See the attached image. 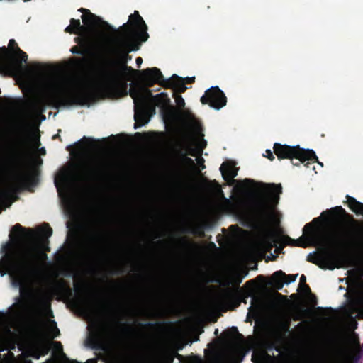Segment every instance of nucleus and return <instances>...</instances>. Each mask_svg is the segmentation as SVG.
<instances>
[{
    "label": "nucleus",
    "mask_w": 363,
    "mask_h": 363,
    "mask_svg": "<svg viewBox=\"0 0 363 363\" xmlns=\"http://www.w3.org/2000/svg\"><path fill=\"white\" fill-rule=\"evenodd\" d=\"M88 140V138H86V137H83V138H82L80 141H79L78 143H77L75 144V145H76V146H79V143H80L81 142H83V141H84V140Z\"/></svg>",
    "instance_id": "49"
},
{
    "label": "nucleus",
    "mask_w": 363,
    "mask_h": 363,
    "mask_svg": "<svg viewBox=\"0 0 363 363\" xmlns=\"http://www.w3.org/2000/svg\"><path fill=\"white\" fill-rule=\"evenodd\" d=\"M25 228L22 227L20 224H16L11 229L9 237L11 239H13V235H16L17 239H20L22 237V234Z\"/></svg>",
    "instance_id": "27"
},
{
    "label": "nucleus",
    "mask_w": 363,
    "mask_h": 363,
    "mask_svg": "<svg viewBox=\"0 0 363 363\" xmlns=\"http://www.w3.org/2000/svg\"><path fill=\"white\" fill-rule=\"evenodd\" d=\"M202 144L203 145L201 146V150H200V152L199 153H201L203 151V149L206 147V141L205 140H203Z\"/></svg>",
    "instance_id": "47"
},
{
    "label": "nucleus",
    "mask_w": 363,
    "mask_h": 363,
    "mask_svg": "<svg viewBox=\"0 0 363 363\" xmlns=\"http://www.w3.org/2000/svg\"><path fill=\"white\" fill-rule=\"evenodd\" d=\"M214 333H215V335H217L218 334V329H216Z\"/></svg>",
    "instance_id": "56"
},
{
    "label": "nucleus",
    "mask_w": 363,
    "mask_h": 363,
    "mask_svg": "<svg viewBox=\"0 0 363 363\" xmlns=\"http://www.w3.org/2000/svg\"><path fill=\"white\" fill-rule=\"evenodd\" d=\"M26 363H33V362H32V361H31V360H28V361H27V362H26Z\"/></svg>",
    "instance_id": "61"
},
{
    "label": "nucleus",
    "mask_w": 363,
    "mask_h": 363,
    "mask_svg": "<svg viewBox=\"0 0 363 363\" xmlns=\"http://www.w3.org/2000/svg\"><path fill=\"white\" fill-rule=\"evenodd\" d=\"M242 277L240 274H234L232 277V281L233 283L236 286H238L242 282Z\"/></svg>",
    "instance_id": "32"
},
{
    "label": "nucleus",
    "mask_w": 363,
    "mask_h": 363,
    "mask_svg": "<svg viewBox=\"0 0 363 363\" xmlns=\"http://www.w3.org/2000/svg\"><path fill=\"white\" fill-rule=\"evenodd\" d=\"M172 354H174V358L177 357L180 360L183 358V356L179 354L177 352L172 350Z\"/></svg>",
    "instance_id": "43"
},
{
    "label": "nucleus",
    "mask_w": 363,
    "mask_h": 363,
    "mask_svg": "<svg viewBox=\"0 0 363 363\" xmlns=\"http://www.w3.org/2000/svg\"><path fill=\"white\" fill-rule=\"evenodd\" d=\"M184 160L189 164H193L194 163V160L190 157H184Z\"/></svg>",
    "instance_id": "45"
},
{
    "label": "nucleus",
    "mask_w": 363,
    "mask_h": 363,
    "mask_svg": "<svg viewBox=\"0 0 363 363\" xmlns=\"http://www.w3.org/2000/svg\"><path fill=\"white\" fill-rule=\"evenodd\" d=\"M54 344L57 347L60 348V350L62 349V344L60 342H55Z\"/></svg>",
    "instance_id": "48"
},
{
    "label": "nucleus",
    "mask_w": 363,
    "mask_h": 363,
    "mask_svg": "<svg viewBox=\"0 0 363 363\" xmlns=\"http://www.w3.org/2000/svg\"><path fill=\"white\" fill-rule=\"evenodd\" d=\"M298 274L286 275L283 271H276L269 281L268 284L272 286L277 291L281 290L284 284H289L296 281Z\"/></svg>",
    "instance_id": "16"
},
{
    "label": "nucleus",
    "mask_w": 363,
    "mask_h": 363,
    "mask_svg": "<svg viewBox=\"0 0 363 363\" xmlns=\"http://www.w3.org/2000/svg\"><path fill=\"white\" fill-rule=\"evenodd\" d=\"M189 117H191V118H194V116L191 115V113H189Z\"/></svg>",
    "instance_id": "60"
},
{
    "label": "nucleus",
    "mask_w": 363,
    "mask_h": 363,
    "mask_svg": "<svg viewBox=\"0 0 363 363\" xmlns=\"http://www.w3.org/2000/svg\"><path fill=\"white\" fill-rule=\"evenodd\" d=\"M60 138V135H59L58 134L55 135L53 136V138Z\"/></svg>",
    "instance_id": "57"
},
{
    "label": "nucleus",
    "mask_w": 363,
    "mask_h": 363,
    "mask_svg": "<svg viewBox=\"0 0 363 363\" xmlns=\"http://www.w3.org/2000/svg\"><path fill=\"white\" fill-rule=\"evenodd\" d=\"M74 41L77 43V45H74L70 49L73 54L91 57L99 55L98 45L91 35L83 33L81 36L75 37Z\"/></svg>",
    "instance_id": "11"
},
{
    "label": "nucleus",
    "mask_w": 363,
    "mask_h": 363,
    "mask_svg": "<svg viewBox=\"0 0 363 363\" xmlns=\"http://www.w3.org/2000/svg\"><path fill=\"white\" fill-rule=\"evenodd\" d=\"M135 62H136L137 67H138V68H140V66H141V65H142V63H143V59H142V57H138L136 58V60H135Z\"/></svg>",
    "instance_id": "42"
},
{
    "label": "nucleus",
    "mask_w": 363,
    "mask_h": 363,
    "mask_svg": "<svg viewBox=\"0 0 363 363\" xmlns=\"http://www.w3.org/2000/svg\"><path fill=\"white\" fill-rule=\"evenodd\" d=\"M160 238V235L159 234H157L155 236V238Z\"/></svg>",
    "instance_id": "58"
},
{
    "label": "nucleus",
    "mask_w": 363,
    "mask_h": 363,
    "mask_svg": "<svg viewBox=\"0 0 363 363\" xmlns=\"http://www.w3.org/2000/svg\"><path fill=\"white\" fill-rule=\"evenodd\" d=\"M277 294L278 296H281V294H280L279 292H277Z\"/></svg>",
    "instance_id": "64"
},
{
    "label": "nucleus",
    "mask_w": 363,
    "mask_h": 363,
    "mask_svg": "<svg viewBox=\"0 0 363 363\" xmlns=\"http://www.w3.org/2000/svg\"><path fill=\"white\" fill-rule=\"evenodd\" d=\"M188 154L194 157L196 155V150L194 148H191V147H188Z\"/></svg>",
    "instance_id": "39"
},
{
    "label": "nucleus",
    "mask_w": 363,
    "mask_h": 363,
    "mask_svg": "<svg viewBox=\"0 0 363 363\" xmlns=\"http://www.w3.org/2000/svg\"><path fill=\"white\" fill-rule=\"evenodd\" d=\"M273 150L274 153L279 160H290L294 166H299L301 163H303L308 167L311 164L309 161L313 163L317 162L322 167L323 166V163L318 161L315 152L311 149L306 150L300 147L299 145L290 146L275 143Z\"/></svg>",
    "instance_id": "8"
},
{
    "label": "nucleus",
    "mask_w": 363,
    "mask_h": 363,
    "mask_svg": "<svg viewBox=\"0 0 363 363\" xmlns=\"http://www.w3.org/2000/svg\"><path fill=\"white\" fill-rule=\"evenodd\" d=\"M253 282H254V280H253V279H252V280L248 281L247 282V284H252V283H253Z\"/></svg>",
    "instance_id": "53"
},
{
    "label": "nucleus",
    "mask_w": 363,
    "mask_h": 363,
    "mask_svg": "<svg viewBox=\"0 0 363 363\" xmlns=\"http://www.w3.org/2000/svg\"><path fill=\"white\" fill-rule=\"evenodd\" d=\"M298 291H303L306 294H311V288L309 286L306 284L304 285L298 286Z\"/></svg>",
    "instance_id": "33"
},
{
    "label": "nucleus",
    "mask_w": 363,
    "mask_h": 363,
    "mask_svg": "<svg viewBox=\"0 0 363 363\" xmlns=\"http://www.w3.org/2000/svg\"><path fill=\"white\" fill-rule=\"evenodd\" d=\"M54 324L55 325V333H54V337H57L60 335V330L59 329L57 328L56 326V323L54 322Z\"/></svg>",
    "instance_id": "46"
},
{
    "label": "nucleus",
    "mask_w": 363,
    "mask_h": 363,
    "mask_svg": "<svg viewBox=\"0 0 363 363\" xmlns=\"http://www.w3.org/2000/svg\"><path fill=\"white\" fill-rule=\"evenodd\" d=\"M222 201L219 204L220 208L225 213H232L237 208V204L233 203L230 199L224 196L223 192L220 191Z\"/></svg>",
    "instance_id": "22"
},
{
    "label": "nucleus",
    "mask_w": 363,
    "mask_h": 363,
    "mask_svg": "<svg viewBox=\"0 0 363 363\" xmlns=\"http://www.w3.org/2000/svg\"><path fill=\"white\" fill-rule=\"evenodd\" d=\"M276 242L277 240L274 235H269L263 240L264 245L269 250L276 245Z\"/></svg>",
    "instance_id": "29"
},
{
    "label": "nucleus",
    "mask_w": 363,
    "mask_h": 363,
    "mask_svg": "<svg viewBox=\"0 0 363 363\" xmlns=\"http://www.w3.org/2000/svg\"><path fill=\"white\" fill-rule=\"evenodd\" d=\"M115 37L108 49V53L113 60L115 69L106 72L104 82L89 86H78L74 84H57L52 86L43 99H38L32 104V108L38 112H43L45 105L54 108L74 105L89 106L99 96L108 95L121 97L127 95L128 84L122 79L132 77L135 73L140 74L143 79V70H135L128 65L132 59L130 52L140 49V40L135 36L128 23H124L117 30Z\"/></svg>",
    "instance_id": "1"
},
{
    "label": "nucleus",
    "mask_w": 363,
    "mask_h": 363,
    "mask_svg": "<svg viewBox=\"0 0 363 363\" xmlns=\"http://www.w3.org/2000/svg\"><path fill=\"white\" fill-rule=\"evenodd\" d=\"M211 245H212L213 247H216V245H215L213 242H211Z\"/></svg>",
    "instance_id": "63"
},
{
    "label": "nucleus",
    "mask_w": 363,
    "mask_h": 363,
    "mask_svg": "<svg viewBox=\"0 0 363 363\" xmlns=\"http://www.w3.org/2000/svg\"><path fill=\"white\" fill-rule=\"evenodd\" d=\"M263 188L257 194L249 215L254 219L264 220L274 215L273 208L278 204L282 187L280 184H263Z\"/></svg>",
    "instance_id": "5"
},
{
    "label": "nucleus",
    "mask_w": 363,
    "mask_h": 363,
    "mask_svg": "<svg viewBox=\"0 0 363 363\" xmlns=\"http://www.w3.org/2000/svg\"><path fill=\"white\" fill-rule=\"evenodd\" d=\"M254 182H254V180H253V179H245L244 180H242V182H240L241 185H242L243 187H246V186H247L248 185L253 184Z\"/></svg>",
    "instance_id": "36"
},
{
    "label": "nucleus",
    "mask_w": 363,
    "mask_h": 363,
    "mask_svg": "<svg viewBox=\"0 0 363 363\" xmlns=\"http://www.w3.org/2000/svg\"><path fill=\"white\" fill-rule=\"evenodd\" d=\"M135 135H140V133H135Z\"/></svg>",
    "instance_id": "62"
},
{
    "label": "nucleus",
    "mask_w": 363,
    "mask_h": 363,
    "mask_svg": "<svg viewBox=\"0 0 363 363\" xmlns=\"http://www.w3.org/2000/svg\"><path fill=\"white\" fill-rule=\"evenodd\" d=\"M14 133L16 136V146L12 155V162L18 172H0V177L4 182L15 179L26 184L33 183L36 179V174L33 168H28V129L24 123H18L14 125Z\"/></svg>",
    "instance_id": "4"
},
{
    "label": "nucleus",
    "mask_w": 363,
    "mask_h": 363,
    "mask_svg": "<svg viewBox=\"0 0 363 363\" xmlns=\"http://www.w3.org/2000/svg\"><path fill=\"white\" fill-rule=\"evenodd\" d=\"M82 19L84 24L86 26V29L89 30V33H86L91 35V36L92 33L98 27H101L102 28L113 33H116L117 31V30L115 29L108 22L102 20L100 17L94 15L91 12L87 15H82Z\"/></svg>",
    "instance_id": "15"
},
{
    "label": "nucleus",
    "mask_w": 363,
    "mask_h": 363,
    "mask_svg": "<svg viewBox=\"0 0 363 363\" xmlns=\"http://www.w3.org/2000/svg\"><path fill=\"white\" fill-rule=\"evenodd\" d=\"M34 357L36 358V359H38L39 358V355L36 354V355L34 356Z\"/></svg>",
    "instance_id": "59"
},
{
    "label": "nucleus",
    "mask_w": 363,
    "mask_h": 363,
    "mask_svg": "<svg viewBox=\"0 0 363 363\" xmlns=\"http://www.w3.org/2000/svg\"><path fill=\"white\" fill-rule=\"evenodd\" d=\"M235 165V163L234 162L228 160L224 162L220 167V171L223 179L227 182L229 185H233L237 182L234 178L238 175V169Z\"/></svg>",
    "instance_id": "17"
},
{
    "label": "nucleus",
    "mask_w": 363,
    "mask_h": 363,
    "mask_svg": "<svg viewBox=\"0 0 363 363\" xmlns=\"http://www.w3.org/2000/svg\"><path fill=\"white\" fill-rule=\"evenodd\" d=\"M272 359L273 357L266 350L254 353L252 357L254 363H269Z\"/></svg>",
    "instance_id": "24"
},
{
    "label": "nucleus",
    "mask_w": 363,
    "mask_h": 363,
    "mask_svg": "<svg viewBox=\"0 0 363 363\" xmlns=\"http://www.w3.org/2000/svg\"><path fill=\"white\" fill-rule=\"evenodd\" d=\"M78 11L82 13L83 15H87L88 13H90V12H91L89 9H84V8L79 9Z\"/></svg>",
    "instance_id": "40"
},
{
    "label": "nucleus",
    "mask_w": 363,
    "mask_h": 363,
    "mask_svg": "<svg viewBox=\"0 0 363 363\" xmlns=\"http://www.w3.org/2000/svg\"><path fill=\"white\" fill-rule=\"evenodd\" d=\"M82 303L84 306V307L89 311H93L94 308V306L90 302L82 301Z\"/></svg>",
    "instance_id": "35"
},
{
    "label": "nucleus",
    "mask_w": 363,
    "mask_h": 363,
    "mask_svg": "<svg viewBox=\"0 0 363 363\" xmlns=\"http://www.w3.org/2000/svg\"><path fill=\"white\" fill-rule=\"evenodd\" d=\"M117 323H118L119 325H123V327L122 328L123 330L125 331V332H127L128 330H130V328L129 326H128L127 325L124 324V323H121V322L119 321H117Z\"/></svg>",
    "instance_id": "41"
},
{
    "label": "nucleus",
    "mask_w": 363,
    "mask_h": 363,
    "mask_svg": "<svg viewBox=\"0 0 363 363\" xmlns=\"http://www.w3.org/2000/svg\"><path fill=\"white\" fill-rule=\"evenodd\" d=\"M265 155H264V157H267L270 161H273L274 160V156L273 155V152L270 150H267L265 151Z\"/></svg>",
    "instance_id": "37"
},
{
    "label": "nucleus",
    "mask_w": 363,
    "mask_h": 363,
    "mask_svg": "<svg viewBox=\"0 0 363 363\" xmlns=\"http://www.w3.org/2000/svg\"><path fill=\"white\" fill-rule=\"evenodd\" d=\"M86 27L82 26L79 19L72 18L70 20V24L66 27L65 31L70 34H75L81 36L83 33H86L84 31Z\"/></svg>",
    "instance_id": "20"
},
{
    "label": "nucleus",
    "mask_w": 363,
    "mask_h": 363,
    "mask_svg": "<svg viewBox=\"0 0 363 363\" xmlns=\"http://www.w3.org/2000/svg\"><path fill=\"white\" fill-rule=\"evenodd\" d=\"M28 55L20 49L16 41L11 39L8 47H0V72L20 74L23 70V63L27 62Z\"/></svg>",
    "instance_id": "6"
},
{
    "label": "nucleus",
    "mask_w": 363,
    "mask_h": 363,
    "mask_svg": "<svg viewBox=\"0 0 363 363\" xmlns=\"http://www.w3.org/2000/svg\"><path fill=\"white\" fill-rule=\"evenodd\" d=\"M182 241L185 245L189 244V242H188L186 240H184V239H182Z\"/></svg>",
    "instance_id": "52"
},
{
    "label": "nucleus",
    "mask_w": 363,
    "mask_h": 363,
    "mask_svg": "<svg viewBox=\"0 0 363 363\" xmlns=\"http://www.w3.org/2000/svg\"><path fill=\"white\" fill-rule=\"evenodd\" d=\"M80 172H83L82 177L87 182H99L104 179L108 172H110L108 163L101 160H94L83 164Z\"/></svg>",
    "instance_id": "10"
},
{
    "label": "nucleus",
    "mask_w": 363,
    "mask_h": 363,
    "mask_svg": "<svg viewBox=\"0 0 363 363\" xmlns=\"http://www.w3.org/2000/svg\"><path fill=\"white\" fill-rule=\"evenodd\" d=\"M281 241L285 245L297 246L301 247H306L308 245V242L306 241V238L303 236L300 237L298 239H292L288 235H284L281 238Z\"/></svg>",
    "instance_id": "23"
},
{
    "label": "nucleus",
    "mask_w": 363,
    "mask_h": 363,
    "mask_svg": "<svg viewBox=\"0 0 363 363\" xmlns=\"http://www.w3.org/2000/svg\"><path fill=\"white\" fill-rule=\"evenodd\" d=\"M200 101L203 104H208L214 109L220 110L226 105L227 97L224 92L216 86L207 89Z\"/></svg>",
    "instance_id": "12"
},
{
    "label": "nucleus",
    "mask_w": 363,
    "mask_h": 363,
    "mask_svg": "<svg viewBox=\"0 0 363 363\" xmlns=\"http://www.w3.org/2000/svg\"><path fill=\"white\" fill-rule=\"evenodd\" d=\"M346 203L350 209L357 215L363 216V203L357 201V199L349 195L346 196Z\"/></svg>",
    "instance_id": "21"
},
{
    "label": "nucleus",
    "mask_w": 363,
    "mask_h": 363,
    "mask_svg": "<svg viewBox=\"0 0 363 363\" xmlns=\"http://www.w3.org/2000/svg\"><path fill=\"white\" fill-rule=\"evenodd\" d=\"M162 358L164 363H173L174 359V354H172V351L164 352L162 354Z\"/></svg>",
    "instance_id": "31"
},
{
    "label": "nucleus",
    "mask_w": 363,
    "mask_h": 363,
    "mask_svg": "<svg viewBox=\"0 0 363 363\" xmlns=\"http://www.w3.org/2000/svg\"><path fill=\"white\" fill-rule=\"evenodd\" d=\"M104 333V328L99 327L97 330L91 335V340L94 343H99Z\"/></svg>",
    "instance_id": "30"
},
{
    "label": "nucleus",
    "mask_w": 363,
    "mask_h": 363,
    "mask_svg": "<svg viewBox=\"0 0 363 363\" xmlns=\"http://www.w3.org/2000/svg\"><path fill=\"white\" fill-rule=\"evenodd\" d=\"M129 92L134 101V128L137 129L145 125L150 121L147 96L140 91L133 89H130Z\"/></svg>",
    "instance_id": "9"
},
{
    "label": "nucleus",
    "mask_w": 363,
    "mask_h": 363,
    "mask_svg": "<svg viewBox=\"0 0 363 363\" xmlns=\"http://www.w3.org/2000/svg\"><path fill=\"white\" fill-rule=\"evenodd\" d=\"M123 272V271L116 270L112 272V274H120Z\"/></svg>",
    "instance_id": "50"
},
{
    "label": "nucleus",
    "mask_w": 363,
    "mask_h": 363,
    "mask_svg": "<svg viewBox=\"0 0 363 363\" xmlns=\"http://www.w3.org/2000/svg\"><path fill=\"white\" fill-rule=\"evenodd\" d=\"M306 284V277L305 275L302 274L300 278V283L299 285H304Z\"/></svg>",
    "instance_id": "38"
},
{
    "label": "nucleus",
    "mask_w": 363,
    "mask_h": 363,
    "mask_svg": "<svg viewBox=\"0 0 363 363\" xmlns=\"http://www.w3.org/2000/svg\"><path fill=\"white\" fill-rule=\"evenodd\" d=\"M143 79L147 87H152L154 84H159L165 89H174L177 92L184 93L186 90V84H192L195 77L182 78L173 74L169 79H164L162 72L157 67L143 69Z\"/></svg>",
    "instance_id": "7"
},
{
    "label": "nucleus",
    "mask_w": 363,
    "mask_h": 363,
    "mask_svg": "<svg viewBox=\"0 0 363 363\" xmlns=\"http://www.w3.org/2000/svg\"><path fill=\"white\" fill-rule=\"evenodd\" d=\"M38 234L42 247L32 245L23 248L18 257L11 252L10 242L4 244L1 251L4 254L0 260V274L1 276L9 273L11 283L14 287L21 290L24 287L28 279L37 277L43 264L47 261L46 252H50L48 238L52 234V229L48 223H43L38 230Z\"/></svg>",
    "instance_id": "3"
},
{
    "label": "nucleus",
    "mask_w": 363,
    "mask_h": 363,
    "mask_svg": "<svg viewBox=\"0 0 363 363\" xmlns=\"http://www.w3.org/2000/svg\"><path fill=\"white\" fill-rule=\"evenodd\" d=\"M147 92L148 95L146 96L147 98L149 96L152 97V101L155 106L160 107L162 109L170 106V99L166 93H160L153 96L150 90L147 89Z\"/></svg>",
    "instance_id": "18"
},
{
    "label": "nucleus",
    "mask_w": 363,
    "mask_h": 363,
    "mask_svg": "<svg viewBox=\"0 0 363 363\" xmlns=\"http://www.w3.org/2000/svg\"><path fill=\"white\" fill-rule=\"evenodd\" d=\"M281 329L283 330L282 333H279L276 335L275 341L269 342L266 344V349L267 350H275L277 352L280 351V347H279V344L281 343L282 339L285 336V334L289 332V323L281 324Z\"/></svg>",
    "instance_id": "19"
},
{
    "label": "nucleus",
    "mask_w": 363,
    "mask_h": 363,
    "mask_svg": "<svg viewBox=\"0 0 363 363\" xmlns=\"http://www.w3.org/2000/svg\"><path fill=\"white\" fill-rule=\"evenodd\" d=\"M236 335L242 336L241 334L239 333L237 327H231L230 328L225 330L223 332L222 336L226 340H233Z\"/></svg>",
    "instance_id": "25"
},
{
    "label": "nucleus",
    "mask_w": 363,
    "mask_h": 363,
    "mask_svg": "<svg viewBox=\"0 0 363 363\" xmlns=\"http://www.w3.org/2000/svg\"><path fill=\"white\" fill-rule=\"evenodd\" d=\"M257 279H264V277L262 275H259L257 277Z\"/></svg>",
    "instance_id": "51"
},
{
    "label": "nucleus",
    "mask_w": 363,
    "mask_h": 363,
    "mask_svg": "<svg viewBox=\"0 0 363 363\" xmlns=\"http://www.w3.org/2000/svg\"><path fill=\"white\" fill-rule=\"evenodd\" d=\"M203 228V225H199L194 230L193 233L202 237L204 235Z\"/></svg>",
    "instance_id": "34"
},
{
    "label": "nucleus",
    "mask_w": 363,
    "mask_h": 363,
    "mask_svg": "<svg viewBox=\"0 0 363 363\" xmlns=\"http://www.w3.org/2000/svg\"><path fill=\"white\" fill-rule=\"evenodd\" d=\"M9 196V190L0 186V213L6 208V207H9L11 205V203H9L7 206H3V204L7 201Z\"/></svg>",
    "instance_id": "26"
},
{
    "label": "nucleus",
    "mask_w": 363,
    "mask_h": 363,
    "mask_svg": "<svg viewBox=\"0 0 363 363\" xmlns=\"http://www.w3.org/2000/svg\"><path fill=\"white\" fill-rule=\"evenodd\" d=\"M177 177L179 178V180L180 181V179H181V174L180 173H177Z\"/></svg>",
    "instance_id": "54"
},
{
    "label": "nucleus",
    "mask_w": 363,
    "mask_h": 363,
    "mask_svg": "<svg viewBox=\"0 0 363 363\" xmlns=\"http://www.w3.org/2000/svg\"><path fill=\"white\" fill-rule=\"evenodd\" d=\"M101 240L102 237L99 233H91L89 239V245L82 254V257L87 261L98 259L101 252Z\"/></svg>",
    "instance_id": "14"
},
{
    "label": "nucleus",
    "mask_w": 363,
    "mask_h": 363,
    "mask_svg": "<svg viewBox=\"0 0 363 363\" xmlns=\"http://www.w3.org/2000/svg\"><path fill=\"white\" fill-rule=\"evenodd\" d=\"M173 90V97L174 98L177 106L179 108L182 109L185 106V101L183 97L180 95L181 93L177 92L174 89Z\"/></svg>",
    "instance_id": "28"
},
{
    "label": "nucleus",
    "mask_w": 363,
    "mask_h": 363,
    "mask_svg": "<svg viewBox=\"0 0 363 363\" xmlns=\"http://www.w3.org/2000/svg\"><path fill=\"white\" fill-rule=\"evenodd\" d=\"M296 296H297V295H296V294H293L291 296V298H295V297H296Z\"/></svg>",
    "instance_id": "55"
},
{
    "label": "nucleus",
    "mask_w": 363,
    "mask_h": 363,
    "mask_svg": "<svg viewBox=\"0 0 363 363\" xmlns=\"http://www.w3.org/2000/svg\"><path fill=\"white\" fill-rule=\"evenodd\" d=\"M127 23L129 25V28L133 30L138 40H140V42L147 40L149 38V35L147 32V26L138 11H135L133 14L129 16Z\"/></svg>",
    "instance_id": "13"
},
{
    "label": "nucleus",
    "mask_w": 363,
    "mask_h": 363,
    "mask_svg": "<svg viewBox=\"0 0 363 363\" xmlns=\"http://www.w3.org/2000/svg\"><path fill=\"white\" fill-rule=\"evenodd\" d=\"M357 223L341 206L323 211L320 217L313 218L303 228V233L306 230L311 233L312 245L320 250V253H310L306 260L324 269H333L334 267L328 264L333 261L353 266L354 258L350 250L356 242L349 225Z\"/></svg>",
    "instance_id": "2"
},
{
    "label": "nucleus",
    "mask_w": 363,
    "mask_h": 363,
    "mask_svg": "<svg viewBox=\"0 0 363 363\" xmlns=\"http://www.w3.org/2000/svg\"><path fill=\"white\" fill-rule=\"evenodd\" d=\"M60 179L62 180V182H65L67 180L66 173L65 172L62 173L60 174Z\"/></svg>",
    "instance_id": "44"
}]
</instances>
